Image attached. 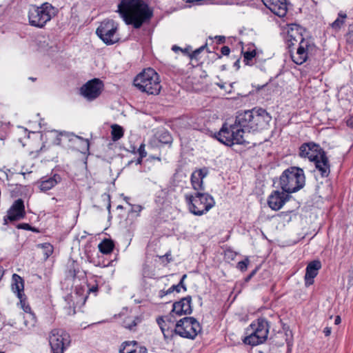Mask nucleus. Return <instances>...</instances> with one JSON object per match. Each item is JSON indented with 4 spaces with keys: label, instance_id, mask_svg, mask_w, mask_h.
<instances>
[{
    "label": "nucleus",
    "instance_id": "obj_41",
    "mask_svg": "<svg viewBox=\"0 0 353 353\" xmlns=\"http://www.w3.org/2000/svg\"><path fill=\"white\" fill-rule=\"evenodd\" d=\"M300 43V40H298L296 39V38L294 39H292V38H288L287 37V39H286V44H287V48L290 50L292 46H294L296 43Z\"/></svg>",
    "mask_w": 353,
    "mask_h": 353
},
{
    "label": "nucleus",
    "instance_id": "obj_64",
    "mask_svg": "<svg viewBox=\"0 0 353 353\" xmlns=\"http://www.w3.org/2000/svg\"><path fill=\"white\" fill-rule=\"evenodd\" d=\"M29 79L32 80V81H35L36 80V78H33V77H30Z\"/></svg>",
    "mask_w": 353,
    "mask_h": 353
},
{
    "label": "nucleus",
    "instance_id": "obj_39",
    "mask_svg": "<svg viewBox=\"0 0 353 353\" xmlns=\"http://www.w3.org/2000/svg\"><path fill=\"white\" fill-rule=\"evenodd\" d=\"M207 47V45L201 46L200 48L194 50L191 54H189L191 59H196L199 54Z\"/></svg>",
    "mask_w": 353,
    "mask_h": 353
},
{
    "label": "nucleus",
    "instance_id": "obj_8",
    "mask_svg": "<svg viewBox=\"0 0 353 353\" xmlns=\"http://www.w3.org/2000/svg\"><path fill=\"white\" fill-rule=\"evenodd\" d=\"M213 137L230 147L234 144H244L246 142L242 135V130H239L234 123L228 125L224 123L219 131L214 134Z\"/></svg>",
    "mask_w": 353,
    "mask_h": 353
},
{
    "label": "nucleus",
    "instance_id": "obj_60",
    "mask_svg": "<svg viewBox=\"0 0 353 353\" xmlns=\"http://www.w3.org/2000/svg\"><path fill=\"white\" fill-rule=\"evenodd\" d=\"M221 70H225L226 69V65H221Z\"/></svg>",
    "mask_w": 353,
    "mask_h": 353
},
{
    "label": "nucleus",
    "instance_id": "obj_3",
    "mask_svg": "<svg viewBox=\"0 0 353 353\" xmlns=\"http://www.w3.org/2000/svg\"><path fill=\"white\" fill-rule=\"evenodd\" d=\"M305 185V176L303 170L292 166L285 170L279 179V185L281 190L288 194L296 192Z\"/></svg>",
    "mask_w": 353,
    "mask_h": 353
},
{
    "label": "nucleus",
    "instance_id": "obj_54",
    "mask_svg": "<svg viewBox=\"0 0 353 353\" xmlns=\"http://www.w3.org/2000/svg\"><path fill=\"white\" fill-rule=\"evenodd\" d=\"M172 50L174 52H178V51H181L182 48H181L180 47H179L177 46H173L172 48Z\"/></svg>",
    "mask_w": 353,
    "mask_h": 353
},
{
    "label": "nucleus",
    "instance_id": "obj_48",
    "mask_svg": "<svg viewBox=\"0 0 353 353\" xmlns=\"http://www.w3.org/2000/svg\"><path fill=\"white\" fill-rule=\"evenodd\" d=\"M215 39L219 44L224 43L225 41V37L224 36H216Z\"/></svg>",
    "mask_w": 353,
    "mask_h": 353
},
{
    "label": "nucleus",
    "instance_id": "obj_53",
    "mask_svg": "<svg viewBox=\"0 0 353 353\" xmlns=\"http://www.w3.org/2000/svg\"><path fill=\"white\" fill-rule=\"evenodd\" d=\"M234 67H235L236 70H239V68H240V60H239V59H237V60L234 63Z\"/></svg>",
    "mask_w": 353,
    "mask_h": 353
},
{
    "label": "nucleus",
    "instance_id": "obj_21",
    "mask_svg": "<svg viewBox=\"0 0 353 353\" xmlns=\"http://www.w3.org/2000/svg\"><path fill=\"white\" fill-rule=\"evenodd\" d=\"M61 181V176L58 174H54L51 176H43L41 178L40 180L37 182V184L41 192H46L54 188L57 184L60 183Z\"/></svg>",
    "mask_w": 353,
    "mask_h": 353
},
{
    "label": "nucleus",
    "instance_id": "obj_50",
    "mask_svg": "<svg viewBox=\"0 0 353 353\" xmlns=\"http://www.w3.org/2000/svg\"><path fill=\"white\" fill-rule=\"evenodd\" d=\"M63 141V139L61 137H60L59 133L57 136L56 139L54 141V143L55 145H61V141Z\"/></svg>",
    "mask_w": 353,
    "mask_h": 353
},
{
    "label": "nucleus",
    "instance_id": "obj_59",
    "mask_svg": "<svg viewBox=\"0 0 353 353\" xmlns=\"http://www.w3.org/2000/svg\"><path fill=\"white\" fill-rule=\"evenodd\" d=\"M181 52H183L184 54H188V48L182 49Z\"/></svg>",
    "mask_w": 353,
    "mask_h": 353
},
{
    "label": "nucleus",
    "instance_id": "obj_1",
    "mask_svg": "<svg viewBox=\"0 0 353 353\" xmlns=\"http://www.w3.org/2000/svg\"><path fill=\"white\" fill-rule=\"evenodd\" d=\"M117 12L127 25L135 29L150 21L153 16L152 9L143 0H121Z\"/></svg>",
    "mask_w": 353,
    "mask_h": 353
},
{
    "label": "nucleus",
    "instance_id": "obj_56",
    "mask_svg": "<svg viewBox=\"0 0 353 353\" xmlns=\"http://www.w3.org/2000/svg\"><path fill=\"white\" fill-rule=\"evenodd\" d=\"M216 85L221 89L225 88V83H217Z\"/></svg>",
    "mask_w": 353,
    "mask_h": 353
},
{
    "label": "nucleus",
    "instance_id": "obj_36",
    "mask_svg": "<svg viewBox=\"0 0 353 353\" xmlns=\"http://www.w3.org/2000/svg\"><path fill=\"white\" fill-rule=\"evenodd\" d=\"M345 37L347 43L353 45V23L349 25L348 31Z\"/></svg>",
    "mask_w": 353,
    "mask_h": 353
},
{
    "label": "nucleus",
    "instance_id": "obj_17",
    "mask_svg": "<svg viewBox=\"0 0 353 353\" xmlns=\"http://www.w3.org/2000/svg\"><path fill=\"white\" fill-rule=\"evenodd\" d=\"M251 111L253 113L252 128H254V132L266 128L269 125L272 117L265 109L254 108Z\"/></svg>",
    "mask_w": 353,
    "mask_h": 353
},
{
    "label": "nucleus",
    "instance_id": "obj_20",
    "mask_svg": "<svg viewBox=\"0 0 353 353\" xmlns=\"http://www.w3.org/2000/svg\"><path fill=\"white\" fill-rule=\"evenodd\" d=\"M316 169L321 177H327L330 174V163L325 151H322L321 155L314 161Z\"/></svg>",
    "mask_w": 353,
    "mask_h": 353
},
{
    "label": "nucleus",
    "instance_id": "obj_13",
    "mask_svg": "<svg viewBox=\"0 0 353 353\" xmlns=\"http://www.w3.org/2000/svg\"><path fill=\"white\" fill-rule=\"evenodd\" d=\"M26 210L24 202L21 199H18L10 206L7 214L3 217V224L7 225L8 221L14 222L24 219Z\"/></svg>",
    "mask_w": 353,
    "mask_h": 353
},
{
    "label": "nucleus",
    "instance_id": "obj_32",
    "mask_svg": "<svg viewBox=\"0 0 353 353\" xmlns=\"http://www.w3.org/2000/svg\"><path fill=\"white\" fill-rule=\"evenodd\" d=\"M60 137H62L63 140H68V141H72L74 139H78L81 140H84L82 137L75 135L74 133L68 132H60Z\"/></svg>",
    "mask_w": 353,
    "mask_h": 353
},
{
    "label": "nucleus",
    "instance_id": "obj_44",
    "mask_svg": "<svg viewBox=\"0 0 353 353\" xmlns=\"http://www.w3.org/2000/svg\"><path fill=\"white\" fill-rule=\"evenodd\" d=\"M258 269L259 268H256L245 278V283H248L251 280V279L256 274V272L258 271Z\"/></svg>",
    "mask_w": 353,
    "mask_h": 353
},
{
    "label": "nucleus",
    "instance_id": "obj_55",
    "mask_svg": "<svg viewBox=\"0 0 353 353\" xmlns=\"http://www.w3.org/2000/svg\"><path fill=\"white\" fill-rule=\"evenodd\" d=\"M341 317L339 316H336L335 318V320H334V323L336 325H338L341 323Z\"/></svg>",
    "mask_w": 353,
    "mask_h": 353
},
{
    "label": "nucleus",
    "instance_id": "obj_29",
    "mask_svg": "<svg viewBox=\"0 0 353 353\" xmlns=\"http://www.w3.org/2000/svg\"><path fill=\"white\" fill-rule=\"evenodd\" d=\"M345 19H347V14L342 11L339 12L336 19L330 24L331 27L336 32H339L344 25Z\"/></svg>",
    "mask_w": 353,
    "mask_h": 353
},
{
    "label": "nucleus",
    "instance_id": "obj_22",
    "mask_svg": "<svg viewBox=\"0 0 353 353\" xmlns=\"http://www.w3.org/2000/svg\"><path fill=\"white\" fill-rule=\"evenodd\" d=\"M321 268V263L319 260H314L308 263L305 270V285H312L314 279L318 274V271Z\"/></svg>",
    "mask_w": 353,
    "mask_h": 353
},
{
    "label": "nucleus",
    "instance_id": "obj_33",
    "mask_svg": "<svg viewBox=\"0 0 353 353\" xmlns=\"http://www.w3.org/2000/svg\"><path fill=\"white\" fill-rule=\"evenodd\" d=\"M20 300V304L21 307L23 309V310L26 312L29 313L30 316H33V314L31 313V307L29 305L28 303L26 302V295H22L21 299H19ZM32 319H34V316H32Z\"/></svg>",
    "mask_w": 353,
    "mask_h": 353
},
{
    "label": "nucleus",
    "instance_id": "obj_11",
    "mask_svg": "<svg viewBox=\"0 0 353 353\" xmlns=\"http://www.w3.org/2000/svg\"><path fill=\"white\" fill-rule=\"evenodd\" d=\"M315 49V45L310 40H302L295 53H293L291 49L289 50V52L292 61L297 65H301L307 60L309 54Z\"/></svg>",
    "mask_w": 353,
    "mask_h": 353
},
{
    "label": "nucleus",
    "instance_id": "obj_5",
    "mask_svg": "<svg viewBox=\"0 0 353 353\" xmlns=\"http://www.w3.org/2000/svg\"><path fill=\"white\" fill-rule=\"evenodd\" d=\"M270 327L265 318L254 321L245 330L247 336L243 339V343L252 347L264 343L268 339Z\"/></svg>",
    "mask_w": 353,
    "mask_h": 353
},
{
    "label": "nucleus",
    "instance_id": "obj_14",
    "mask_svg": "<svg viewBox=\"0 0 353 353\" xmlns=\"http://www.w3.org/2000/svg\"><path fill=\"white\" fill-rule=\"evenodd\" d=\"M234 124L239 130H242L243 136L245 132H254V128H252L254 121L252 111L245 110L239 112L236 117Z\"/></svg>",
    "mask_w": 353,
    "mask_h": 353
},
{
    "label": "nucleus",
    "instance_id": "obj_28",
    "mask_svg": "<svg viewBox=\"0 0 353 353\" xmlns=\"http://www.w3.org/2000/svg\"><path fill=\"white\" fill-rule=\"evenodd\" d=\"M98 247L101 253L108 254L112 252L114 248V243L112 239H105L99 244Z\"/></svg>",
    "mask_w": 353,
    "mask_h": 353
},
{
    "label": "nucleus",
    "instance_id": "obj_57",
    "mask_svg": "<svg viewBox=\"0 0 353 353\" xmlns=\"http://www.w3.org/2000/svg\"><path fill=\"white\" fill-rule=\"evenodd\" d=\"M134 162L136 163V165H140V164H141V163H137V159L135 161H134V160L130 161L128 163V164L130 165V164H131V163H134Z\"/></svg>",
    "mask_w": 353,
    "mask_h": 353
},
{
    "label": "nucleus",
    "instance_id": "obj_27",
    "mask_svg": "<svg viewBox=\"0 0 353 353\" xmlns=\"http://www.w3.org/2000/svg\"><path fill=\"white\" fill-rule=\"evenodd\" d=\"M85 272H81L77 263L73 262L68 268L66 272V279L74 281L77 278L84 277Z\"/></svg>",
    "mask_w": 353,
    "mask_h": 353
},
{
    "label": "nucleus",
    "instance_id": "obj_38",
    "mask_svg": "<svg viewBox=\"0 0 353 353\" xmlns=\"http://www.w3.org/2000/svg\"><path fill=\"white\" fill-rule=\"evenodd\" d=\"M249 263L250 260L246 257L244 260L241 261L237 263L236 268L241 272H245L247 270Z\"/></svg>",
    "mask_w": 353,
    "mask_h": 353
},
{
    "label": "nucleus",
    "instance_id": "obj_58",
    "mask_svg": "<svg viewBox=\"0 0 353 353\" xmlns=\"http://www.w3.org/2000/svg\"><path fill=\"white\" fill-rule=\"evenodd\" d=\"M266 85H267V83H265L261 86H258L256 89H257V90H260L261 89H262L263 88H264Z\"/></svg>",
    "mask_w": 353,
    "mask_h": 353
},
{
    "label": "nucleus",
    "instance_id": "obj_47",
    "mask_svg": "<svg viewBox=\"0 0 353 353\" xmlns=\"http://www.w3.org/2000/svg\"><path fill=\"white\" fill-rule=\"evenodd\" d=\"M142 209H143V208L141 205H132L131 211L134 212H140L142 210Z\"/></svg>",
    "mask_w": 353,
    "mask_h": 353
},
{
    "label": "nucleus",
    "instance_id": "obj_2",
    "mask_svg": "<svg viewBox=\"0 0 353 353\" xmlns=\"http://www.w3.org/2000/svg\"><path fill=\"white\" fill-rule=\"evenodd\" d=\"M157 322L165 340H171L175 335L194 339L201 330V327L194 317L185 316L177 321L174 328L167 326L163 317H158Z\"/></svg>",
    "mask_w": 353,
    "mask_h": 353
},
{
    "label": "nucleus",
    "instance_id": "obj_16",
    "mask_svg": "<svg viewBox=\"0 0 353 353\" xmlns=\"http://www.w3.org/2000/svg\"><path fill=\"white\" fill-rule=\"evenodd\" d=\"M290 194L279 190H274L268 198V206L273 210H280L291 199Z\"/></svg>",
    "mask_w": 353,
    "mask_h": 353
},
{
    "label": "nucleus",
    "instance_id": "obj_34",
    "mask_svg": "<svg viewBox=\"0 0 353 353\" xmlns=\"http://www.w3.org/2000/svg\"><path fill=\"white\" fill-rule=\"evenodd\" d=\"M256 53L255 50L244 52L243 61L245 62V65H252L250 62L252 61V59L256 56Z\"/></svg>",
    "mask_w": 353,
    "mask_h": 353
},
{
    "label": "nucleus",
    "instance_id": "obj_24",
    "mask_svg": "<svg viewBox=\"0 0 353 353\" xmlns=\"http://www.w3.org/2000/svg\"><path fill=\"white\" fill-rule=\"evenodd\" d=\"M119 353H148V350L136 341H131L122 343Z\"/></svg>",
    "mask_w": 353,
    "mask_h": 353
},
{
    "label": "nucleus",
    "instance_id": "obj_42",
    "mask_svg": "<svg viewBox=\"0 0 353 353\" xmlns=\"http://www.w3.org/2000/svg\"><path fill=\"white\" fill-rule=\"evenodd\" d=\"M174 315L175 314H172L170 312L169 315L162 316L163 320L165 321V323L167 324V326L170 327L168 323H174V322L175 321V320L174 319Z\"/></svg>",
    "mask_w": 353,
    "mask_h": 353
},
{
    "label": "nucleus",
    "instance_id": "obj_45",
    "mask_svg": "<svg viewBox=\"0 0 353 353\" xmlns=\"http://www.w3.org/2000/svg\"><path fill=\"white\" fill-rule=\"evenodd\" d=\"M221 52L223 55H228L230 52V49L228 46H223L221 49Z\"/></svg>",
    "mask_w": 353,
    "mask_h": 353
},
{
    "label": "nucleus",
    "instance_id": "obj_25",
    "mask_svg": "<svg viewBox=\"0 0 353 353\" xmlns=\"http://www.w3.org/2000/svg\"><path fill=\"white\" fill-rule=\"evenodd\" d=\"M305 30L300 26L292 23L288 25V28L287 30L288 37V38H296L298 40H300V42H302V40H306L303 36V32Z\"/></svg>",
    "mask_w": 353,
    "mask_h": 353
},
{
    "label": "nucleus",
    "instance_id": "obj_52",
    "mask_svg": "<svg viewBox=\"0 0 353 353\" xmlns=\"http://www.w3.org/2000/svg\"><path fill=\"white\" fill-rule=\"evenodd\" d=\"M170 294V292H168V290H160L159 292V296L161 298L163 297L164 296L167 295V294Z\"/></svg>",
    "mask_w": 353,
    "mask_h": 353
},
{
    "label": "nucleus",
    "instance_id": "obj_12",
    "mask_svg": "<svg viewBox=\"0 0 353 353\" xmlns=\"http://www.w3.org/2000/svg\"><path fill=\"white\" fill-rule=\"evenodd\" d=\"M103 89V83L99 79L88 81L80 89L81 94L89 101L97 99Z\"/></svg>",
    "mask_w": 353,
    "mask_h": 353
},
{
    "label": "nucleus",
    "instance_id": "obj_23",
    "mask_svg": "<svg viewBox=\"0 0 353 353\" xmlns=\"http://www.w3.org/2000/svg\"><path fill=\"white\" fill-rule=\"evenodd\" d=\"M208 174V170L205 168L200 169L194 171L191 174V184L192 188L196 192H200L204 190L203 179Z\"/></svg>",
    "mask_w": 353,
    "mask_h": 353
},
{
    "label": "nucleus",
    "instance_id": "obj_43",
    "mask_svg": "<svg viewBox=\"0 0 353 353\" xmlns=\"http://www.w3.org/2000/svg\"><path fill=\"white\" fill-rule=\"evenodd\" d=\"M187 275L183 274L179 281V283L177 284L179 285V288L181 289L182 288L184 291L187 290V288L185 285L184 284V280L186 279Z\"/></svg>",
    "mask_w": 353,
    "mask_h": 353
},
{
    "label": "nucleus",
    "instance_id": "obj_51",
    "mask_svg": "<svg viewBox=\"0 0 353 353\" xmlns=\"http://www.w3.org/2000/svg\"><path fill=\"white\" fill-rule=\"evenodd\" d=\"M323 333L325 336H328L331 334V327H325L323 330Z\"/></svg>",
    "mask_w": 353,
    "mask_h": 353
},
{
    "label": "nucleus",
    "instance_id": "obj_10",
    "mask_svg": "<svg viewBox=\"0 0 353 353\" xmlns=\"http://www.w3.org/2000/svg\"><path fill=\"white\" fill-rule=\"evenodd\" d=\"M48 341L51 353H64L70 343V336L59 329H53L50 332Z\"/></svg>",
    "mask_w": 353,
    "mask_h": 353
},
{
    "label": "nucleus",
    "instance_id": "obj_7",
    "mask_svg": "<svg viewBox=\"0 0 353 353\" xmlns=\"http://www.w3.org/2000/svg\"><path fill=\"white\" fill-rule=\"evenodd\" d=\"M55 15V8L46 2L40 6H32L28 12L30 26L42 28Z\"/></svg>",
    "mask_w": 353,
    "mask_h": 353
},
{
    "label": "nucleus",
    "instance_id": "obj_9",
    "mask_svg": "<svg viewBox=\"0 0 353 353\" xmlns=\"http://www.w3.org/2000/svg\"><path fill=\"white\" fill-rule=\"evenodd\" d=\"M118 25L112 19L103 21L97 28V35L107 46H111L119 41L120 38L117 34Z\"/></svg>",
    "mask_w": 353,
    "mask_h": 353
},
{
    "label": "nucleus",
    "instance_id": "obj_63",
    "mask_svg": "<svg viewBox=\"0 0 353 353\" xmlns=\"http://www.w3.org/2000/svg\"><path fill=\"white\" fill-rule=\"evenodd\" d=\"M117 209H123V206L119 205L117 206Z\"/></svg>",
    "mask_w": 353,
    "mask_h": 353
},
{
    "label": "nucleus",
    "instance_id": "obj_31",
    "mask_svg": "<svg viewBox=\"0 0 353 353\" xmlns=\"http://www.w3.org/2000/svg\"><path fill=\"white\" fill-rule=\"evenodd\" d=\"M158 139L160 143L170 145L173 139L172 135L167 130H161L158 134Z\"/></svg>",
    "mask_w": 353,
    "mask_h": 353
},
{
    "label": "nucleus",
    "instance_id": "obj_30",
    "mask_svg": "<svg viewBox=\"0 0 353 353\" xmlns=\"http://www.w3.org/2000/svg\"><path fill=\"white\" fill-rule=\"evenodd\" d=\"M112 130H111V136L112 139L114 141H117L119 140L124 134L123 129L121 126L117 125V124H113L111 126Z\"/></svg>",
    "mask_w": 353,
    "mask_h": 353
},
{
    "label": "nucleus",
    "instance_id": "obj_46",
    "mask_svg": "<svg viewBox=\"0 0 353 353\" xmlns=\"http://www.w3.org/2000/svg\"><path fill=\"white\" fill-rule=\"evenodd\" d=\"M174 291H176V292H179L181 291V289L179 288L178 285H173L168 289V292L170 294Z\"/></svg>",
    "mask_w": 353,
    "mask_h": 353
},
{
    "label": "nucleus",
    "instance_id": "obj_26",
    "mask_svg": "<svg viewBox=\"0 0 353 353\" xmlns=\"http://www.w3.org/2000/svg\"><path fill=\"white\" fill-rule=\"evenodd\" d=\"M12 290L14 292L17 294V297L21 299L22 295H24V282L23 279L18 274H14L12 275Z\"/></svg>",
    "mask_w": 353,
    "mask_h": 353
},
{
    "label": "nucleus",
    "instance_id": "obj_4",
    "mask_svg": "<svg viewBox=\"0 0 353 353\" xmlns=\"http://www.w3.org/2000/svg\"><path fill=\"white\" fill-rule=\"evenodd\" d=\"M133 84L139 90L148 94L157 95L161 90L159 76L151 68L144 69L137 74L134 79Z\"/></svg>",
    "mask_w": 353,
    "mask_h": 353
},
{
    "label": "nucleus",
    "instance_id": "obj_40",
    "mask_svg": "<svg viewBox=\"0 0 353 353\" xmlns=\"http://www.w3.org/2000/svg\"><path fill=\"white\" fill-rule=\"evenodd\" d=\"M87 285H88V293H93V294H94V295H97V292L99 290L98 284L97 283L92 284L90 283H88L87 284Z\"/></svg>",
    "mask_w": 353,
    "mask_h": 353
},
{
    "label": "nucleus",
    "instance_id": "obj_49",
    "mask_svg": "<svg viewBox=\"0 0 353 353\" xmlns=\"http://www.w3.org/2000/svg\"><path fill=\"white\" fill-rule=\"evenodd\" d=\"M346 124L348 127L353 128V116H350L346 121Z\"/></svg>",
    "mask_w": 353,
    "mask_h": 353
},
{
    "label": "nucleus",
    "instance_id": "obj_15",
    "mask_svg": "<svg viewBox=\"0 0 353 353\" xmlns=\"http://www.w3.org/2000/svg\"><path fill=\"white\" fill-rule=\"evenodd\" d=\"M322 151L325 150L314 142L304 143L299 147V156L302 158H307L312 162L321 155Z\"/></svg>",
    "mask_w": 353,
    "mask_h": 353
},
{
    "label": "nucleus",
    "instance_id": "obj_62",
    "mask_svg": "<svg viewBox=\"0 0 353 353\" xmlns=\"http://www.w3.org/2000/svg\"><path fill=\"white\" fill-rule=\"evenodd\" d=\"M228 252H230V253L232 254V259H233V257H234V256L235 255V254H234V253H233V252H231V251H228Z\"/></svg>",
    "mask_w": 353,
    "mask_h": 353
},
{
    "label": "nucleus",
    "instance_id": "obj_35",
    "mask_svg": "<svg viewBox=\"0 0 353 353\" xmlns=\"http://www.w3.org/2000/svg\"><path fill=\"white\" fill-rule=\"evenodd\" d=\"M16 228L17 229L25 230H30V231H32V232H36V233H39V230L38 228L32 227V226H31L28 223H18L16 225Z\"/></svg>",
    "mask_w": 353,
    "mask_h": 353
},
{
    "label": "nucleus",
    "instance_id": "obj_37",
    "mask_svg": "<svg viewBox=\"0 0 353 353\" xmlns=\"http://www.w3.org/2000/svg\"><path fill=\"white\" fill-rule=\"evenodd\" d=\"M138 152L139 154V157L137 158V163H141L142 159L147 156V152L145 150V144L141 143L138 149Z\"/></svg>",
    "mask_w": 353,
    "mask_h": 353
},
{
    "label": "nucleus",
    "instance_id": "obj_6",
    "mask_svg": "<svg viewBox=\"0 0 353 353\" xmlns=\"http://www.w3.org/2000/svg\"><path fill=\"white\" fill-rule=\"evenodd\" d=\"M185 199L188 205L190 212L197 216L205 214L215 204V201L211 195L201 192H196L194 196L185 194Z\"/></svg>",
    "mask_w": 353,
    "mask_h": 353
},
{
    "label": "nucleus",
    "instance_id": "obj_19",
    "mask_svg": "<svg viewBox=\"0 0 353 353\" xmlns=\"http://www.w3.org/2000/svg\"><path fill=\"white\" fill-rule=\"evenodd\" d=\"M263 4L268 8L272 13L279 17H283L286 15L287 0H261Z\"/></svg>",
    "mask_w": 353,
    "mask_h": 353
},
{
    "label": "nucleus",
    "instance_id": "obj_18",
    "mask_svg": "<svg viewBox=\"0 0 353 353\" xmlns=\"http://www.w3.org/2000/svg\"><path fill=\"white\" fill-rule=\"evenodd\" d=\"M192 296L188 295L181 299L179 301H176L172 305L171 310L172 314L176 316H182L190 314L192 312Z\"/></svg>",
    "mask_w": 353,
    "mask_h": 353
},
{
    "label": "nucleus",
    "instance_id": "obj_61",
    "mask_svg": "<svg viewBox=\"0 0 353 353\" xmlns=\"http://www.w3.org/2000/svg\"><path fill=\"white\" fill-rule=\"evenodd\" d=\"M108 198L110 199V196H108ZM108 209L110 210V208H111V205H110V202L109 201L108 204Z\"/></svg>",
    "mask_w": 353,
    "mask_h": 353
}]
</instances>
